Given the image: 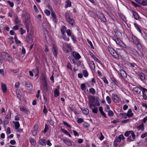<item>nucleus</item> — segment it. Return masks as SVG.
<instances>
[{
  "instance_id": "59",
  "label": "nucleus",
  "mask_w": 147,
  "mask_h": 147,
  "mask_svg": "<svg viewBox=\"0 0 147 147\" xmlns=\"http://www.w3.org/2000/svg\"><path fill=\"white\" fill-rule=\"evenodd\" d=\"M20 32L21 34L23 35L25 33V31L22 28H20Z\"/></svg>"
},
{
  "instance_id": "3",
  "label": "nucleus",
  "mask_w": 147,
  "mask_h": 147,
  "mask_svg": "<svg viewBox=\"0 0 147 147\" xmlns=\"http://www.w3.org/2000/svg\"><path fill=\"white\" fill-rule=\"evenodd\" d=\"M63 47L64 51L67 53L71 51L72 50L71 47L66 43L63 44Z\"/></svg>"
},
{
  "instance_id": "37",
  "label": "nucleus",
  "mask_w": 147,
  "mask_h": 147,
  "mask_svg": "<svg viewBox=\"0 0 147 147\" xmlns=\"http://www.w3.org/2000/svg\"><path fill=\"white\" fill-rule=\"evenodd\" d=\"M29 141L31 144L33 145H35L36 142L35 140L32 139L31 137L29 138Z\"/></svg>"
},
{
  "instance_id": "35",
  "label": "nucleus",
  "mask_w": 147,
  "mask_h": 147,
  "mask_svg": "<svg viewBox=\"0 0 147 147\" xmlns=\"http://www.w3.org/2000/svg\"><path fill=\"white\" fill-rule=\"evenodd\" d=\"M127 114L128 115V117H132L133 115V113L132 112L131 110V109H129L127 112Z\"/></svg>"
},
{
  "instance_id": "48",
  "label": "nucleus",
  "mask_w": 147,
  "mask_h": 147,
  "mask_svg": "<svg viewBox=\"0 0 147 147\" xmlns=\"http://www.w3.org/2000/svg\"><path fill=\"white\" fill-rule=\"evenodd\" d=\"M141 5L143 6L147 5V0H142Z\"/></svg>"
},
{
  "instance_id": "58",
  "label": "nucleus",
  "mask_w": 147,
  "mask_h": 147,
  "mask_svg": "<svg viewBox=\"0 0 147 147\" xmlns=\"http://www.w3.org/2000/svg\"><path fill=\"white\" fill-rule=\"evenodd\" d=\"M134 139H132L131 136H130L128 138L127 141L128 142H131L134 141Z\"/></svg>"
},
{
  "instance_id": "41",
  "label": "nucleus",
  "mask_w": 147,
  "mask_h": 147,
  "mask_svg": "<svg viewBox=\"0 0 147 147\" xmlns=\"http://www.w3.org/2000/svg\"><path fill=\"white\" fill-rule=\"evenodd\" d=\"M89 92L90 93H91L92 94H95L96 92L94 88H90L89 90Z\"/></svg>"
},
{
  "instance_id": "18",
  "label": "nucleus",
  "mask_w": 147,
  "mask_h": 147,
  "mask_svg": "<svg viewBox=\"0 0 147 147\" xmlns=\"http://www.w3.org/2000/svg\"><path fill=\"white\" fill-rule=\"evenodd\" d=\"M46 141L45 139H40L38 141L39 143L42 146L46 145Z\"/></svg>"
},
{
  "instance_id": "4",
  "label": "nucleus",
  "mask_w": 147,
  "mask_h": 147,
  "mask_svg": "<svg viewBox=\"0 0 147 147\" xmlns=\"http://www.w3.org/2000/svg\"><path fill=\"white\" fill-rule=\"evenodd\" d=\"M131 38L133 41V43L136 45L138 46H141V44L138 41L137 38L136 36L134 35L133 34H132Z\"/></svg>"
},
{
  "instance_id": "20",
  "label": "nucleus",
  "mask_w": 147,
  "mask_h": 147,
  "mask_svg": "<svg viewBox=\"0 0 147 147\" xmlns=\"http://www.w3.org/2000/svg\"><path fill=\"white\" fill-rule=\"evenodd\" d=\"M90 66L91 69L94 70L95 69V67L94 62L92 61H90Z\"/></svg>"
},
{
  "instance_id": "55",
  "label": "nucleus",
  "mask_w": 147,
  "mask_h": 147,
  "mask_svg": "<svg viewBox=\"0 0 147 147\" xmlns=\"http://www.w3.org/2000/svg\"><path fill=\"white\" fill-rule=\"evenodd\" d=\"M130 134L133 139H134L135 138L136 136L134 132L133 131H131Z\"/></svg>"
},
{
  "instance_id": "13",
  "label": "nucleus",
  "mask_w": 147,
  "mask_h": 147,
  "mask_svg": "<svg viewBox=\"0 0 147 147\" xmlns=\"http://www.w3.org/2000/svg\"><path fill=\"white\" fill-rule=\"evenodd\" d=\"M88 100L89 101L88 104H91L94 103L95 100V98L94 96L91 95L88 98Z\"/></svg>"
},
{
  "instance_id": "17",
  "label": "nucleus",
  "mask_w": 147,
  "mask_h": 147,
  "mask_svg": "<svg viewBox=\"0 0 147 147\" xmlns=\"http://www.w3.org/2000/svg\"><path fill=\"white\" fill-rule=\"evenodd\" d=\"M134 90L138 94H140L141 92V88L138 87H136L133 88Z\"/></svg>"
},
{
  "instance_id": "62",
  "label": "nucleus",
  "mask_w": 147,
  "mask_h": 147,
  "mask_svg": "<svg viewBox=\"0 0 147 147\" xmlns=\"http://www.w3.org/2000/svg\"><path fill=\"white\" fill-rule=\"evenodd\" d=\"M71 38L72 40L74 42V43H75L77 41V40H76V38H75L74 36L73 35H71Z\"/></svg>"
},
{
  "instance_id": "34",
  "label": "nucleus",
  "mask_w": 147,
  "mask_h": 147,
  "mask_svg": "<svg viewBox=\"0 0 147 147\" xmlns=\"http://www.w3.org/2000/svg\"><path fill=\"white\" fill-rule=\"evenodd\" d=\"M67 21L69 24H71L72 25H73L74 21L73 19L70 18H68Z\"/></svg>"
},
{
  "instance_id": "39",
  "label": "nucleus",
  "mask_w": 147,
  "mask_h": 147,
  "mask_svg": "<svg viewBox=\"0 0 147 147\" xmlns=\"http://www.w3.org/2000/svg\"><path fill=\"white\" fill-rule=\"evenodd\" d=\"M67 4L65 5V8H67L68 7H70L71 5V2L69 0H67L66 1Z\"/></svg>"
},
{
  "instance_id": "25",
  "label": "nucleus",
  "mask_w": 147,
  "mask_h": 147,
  "mask_svg": "<svg viewBox=\"0 0 147 147\" xmlns=\"http://www.w3.org/2000/svg\"><path fill=\"white\" fill-rule=\"evenodd\" d=\"M33 71L34 74H35V76H38L39 73V68L36 67V68L33 70Z\"/></svg>"
},
{
  "instance_id": "5",
  "label": "nucleus",
  "mask_w": 147,
  "mask_h": 147,
  "mask_svg": "<svg viewBox=\"0 0 147 147\" xmlns=\"http://www.w3.org/2000/svg\"><path fill=\"white\" fill-rule=\"evenodd\" d=\"M40 87L43 90L47 91V82H41Z\"/></svg>"
},
{
  "instance_id": "31",
  "label": "nucleus",
  "mask_w": 147,
  "mask_h": 147,
  "mask_svg": "<svg viewBox=\"0 0 147 147\" xmlns=\"http://www.w3.org/2000/svg\"><path fill=\"white\" fill-rule=\"evenodd\" d=\"M61 131L65 134L67 135H68L70 137H71V136L70 134L67 131V130L64 129L62 128H61Z\"/></svg>"
},
{
  "instance_id": "15",
  "label": "nucleus",
  "mask_w": 147,
  "mask_h": 147,
  "mask_svg": "<svg viewBox=\"0 0 147 147\" xmlns=\"http://www.w3.org/2000/svg\"><path fill=\"white\" fill-rule=\"evenodd\" d=\"M1 88L3 91V92L5 93L7 91V88L6 85L4 84L1 83Z\"/></svg>"
},
{
  "instance_id": "11",
  "label": "nucleus",
  "mask_w": 147,
  "mask_h": 147,
  "mask_svg": "<svg viewBox=\"0 0 147 147\" xmlns=\"http://www.w3.org/2000/svg\"><path fill=\"white\" fill-rule=\"evenodd\" d=\"M5 57L8 61L9 62H13V59L11 57V56L8 53H5Z\"/></svg>"
},
{
  "instance_id": "2",
  "label": "nucleus",
  "mask_w": 147,
  "mask_h": 147,
  "mask_svg": "<svg viewBox=\"0 0 147 147\" xmlns=\"http://www.w3.org/2000/svg\"><path fill=\"white\" fill-rule=\"evenodd\" d=\"M24 21L26 25V28L27 32H28L29 28L31 27L32 26L30 16H27L26 18H25Z\"/></svg>"
},
{
  "instance_id": "9",
  "label": "nucleus",
  "mask_w": 147,
  "mask_h": 147,
  "mask_svg": "<svg viewBox=\"0 0 147 147\" xmlns=\"http://www.w3.org/2000/svg\"><path fill=\"white\" fill-rule=\"evenodd\" d=\"M52 50L54 56L56 57H57V48L54 45H53V46Z\"/></svg>"
},
{
  "instance_id": "19",
  "label": "nucleus",
  "mask_w": 147,
  "mask_h": 147,
  "mask_svg": "<svg viewBox=\"0 0 147 147\" xmlns=\"http://www.w3.org/2000/svg\"><path fill=\"white\" fill-rule=\"evenodd\" d=\"M139 77L142 81L145 80L146 77L144 74L143 73H141L139 74Z\"/></svg>"
},
{
  "instance_id": "21",
  "label": "nucleus",
  "mask_w": 147,
  "mask_h": 147,
  "mask_svg": "<svg viewBox=\"0 0 147 147\" xmlns=\"http://www.w3.org/2000/svg\"><path fill=\"white\" fill-rule=\"evenodd\" d=\"M82 113L85 115H88L89 113L88 109L86 108H82Z\"/></svg>"
},
{
  "instance_id": "60",
  "label": "nucleus",
  "mask_w": 147,
  "mask_h": 147,
  "mask_svg": "<svg viewBox=\"0 0 147 147\" xmlns=\"http://www.w3.org/2000/svg\"><path fill=\"white\" fill-rule=\"evenodd\" d=\"M7 2L11 7H13V6L14 4L13 2H11L10 1H8Z\"/></svg>"
},
{
  "instance_id": "63",
  "label": "nucleus",
  "mask_w": 147,
  "mask_h": 147,
  "mask_svg": "<svg viewBox=\"0 0 147 147\" xmlns=\"http://www.w3.org/2000/svg\"><path fill=\"white\" fill-rule=\"evenodd\" d=\"M103 81H104V82L106 84H108V82L107 80L106 79V78L104 77L102 79Z\"/></svg>"
},
{
  "instance_id": "7",
  "label": "nucleus",
  "mask_w": 147,
  "mask_h": 147,
  "mask_svg": "<svg viewBox=\"0 0 147 147\" xmlns=\"http://www.w3.org/2000/svg\"><path fill=\"white\" fill-rule=\"evenodd\" d=\"M72 55L76 60H78L81 57L80 54L76 51H74L73 52Z\"/></svg>"
},
{
  "instance_id": "61",
  "label": "nucleus",
  "mask_w": 147,
  "mask_h": 147,
  "mask_svg": "<svg viewBox=\"0 0 147 147\" xmlns=\"http://www.w3.org/2000/svg\"><path fill=\"white\" fill-rule=\"evenodd\" d=\"M140 88H141V90L142 89V93L144 94L145 92H147V89H146L145 88L140 87Z\"/></svg>"
},
{
  "instance_id": "40",
  "label": "nucleus",
  "mask_w": 147,
  "mask_h": 147,
  "mask_svg": "<svg viewBox=\"0 0 147 147\" xmlns=\"http://www.w3.org/2000/svg\"><path fill=\"white\" fill-rule=\"evenodd\" d=\"M120 116H122V117L124 118H126L127 117H128V115L127 114L125 113H120L119 114Z\"/></svg>"
},
{
  "instance_id": "26",
  "label": "nucleus",
  "mask_w": 147,
  "mask_h": 147,
  "mask_svg": "<svg viewBox=\"0 0 147 147\" xmlns=\"http://www.w3.org/2000/svg\"><path fill=\"white\" fill-rule=\"evenodd\" d=\"M25 86L28 88L31 89L32 88L33 86L31 83L30 82H25Z\"/></svg>"
},
{
  "instance_id": "27",
  "label": "nucleus",
  "mask_w": 147,
  "mask_h": 147,
  "mask_svg": "<svg viewBox=\"0 0 147 147\" xmlns=\"http://www.w3.org/2000/svg\"><path fill=\"white\" fill-rule=\"evenodd\" d=\"M63 142L65 143L67 145L69 146H71L72 145L71 142L69 141L68 140L65 139H63Z\"/></svg>"
},
{
  "instance_id": "57",
  "label": "nucleus",
  "mask_w": 147,
  "mask_h": 147,
  "mask_svg": "<svg viewBox=\"0 0 147 147\" xmlns=\"http://www.w3.org/2000/svg\"><path fill=\"white\" fill-rule=\"evenodd\" d=\"M130 133L131 131H127L125 132L124 135L126 137H127L129 136Z\"/></svg>"
},
{
  "instance_id": "44",
  "label": "nucleus",
  "mask_w": 147,
  "mask_h": 147,
  "mask_svg": "<svg viewBox=\"0 0 147 147\" xmlns=\"http://www.w3.org/2000/svg\"><path fill=\"white\" fill-rule=\"evenodd\" d=\"M63 124L65 126H66V127H67L69 128H71V125L68 124L67 122H66V121H63Z\"/></svg>"
},
{
  "instance_id": "29",
  "label": "nucleus",
  "mask_w": 147,
  "mask_h": 147,
  "mask_svg": "<svg viewBox=\"0 0 147 147\" xmlns=\"http://www.w3.org/2000/svg\"><path fill=\"white\" fill-rule=\"evenodd\" d=\"M61 33L62 35V37L63 39L67 41L69 40V38L66 37L65 32H61Z\"/></svg>"
},
{
  "instance_id": "33",
  "label": "nucleus",
  "mask_w": 147,
  "mask_h": 147,
  "mask_svg": "<svg viewBox=\"0 0 147 147\" xmlns=\"http://www.w3.org/2000/svg\"><path fill=\"white\" fill-rule=\"evenodd\" d=\"M144 125L142 123L141 125L137 127V128L138 130H141L142 131L144 130Z\"/></svg>"
},
{
  "instance_id": "46",
  "label": "nucleus",
  "mask_w": 147,
  "mask_h": 147,
  "mask_svg": "<svg viewBox=\"0 0 147 147\" xmlns=\"http://www.w3.org/2000/svg\"><path fill=\"white\" fill-rule=\"evenodd\" d=\"M22 93L20 91H18L17 92V97L19 99H20L22 98Z\"/></svg>"
},
{
  "instance_id": "24",
  "label": "nucleus",
  "mask_w": 147,
  "mask_h": 147,
  "mask_svg": "<svg viewBox=\"0 0 147 147\" xmlns=\"http://www.w3.org/2000/svg\"><path fill=\"white\" fill-rule=\"evenodd\" d=\"M13 123L14 124L15 129H18L20 127V124L19 122L18 121L13 122Z\"/></svg>"
},
{
  "instance_id": "16",
  "label": "nucleus",
  "mask_w": 147,
  "mask_h": 147,
  "mask_svg": "<svg viewBox=\"0 0 147 147\" xmlns=\"http://www.w3.org/2000/svg\"><path fill=\"white\" fill-rule=\"evenodd\" d=\"M37 126L35 125L34 127V130L32 131V133L33 136H36L37 134Z\"/></svg>"
},
{
  "instance_id": "32",
  "label": "nucleus",
  "mask_w": 147,
  "mask_h": 147,
  "mask_svg": "<svg viewBox=\"0 0 147 147\" xmlns=\"http://www.w3.org/2000/svg\"><path fill=\"white\" fill-rule=\"evenodd\" d=\"M132 51L133 54L136 57H139L141 56L139 53L135 50L134 49Z\"/></svg>"
},
{
  "instance_id": "14",
  "label": "nucleus",
  "mask_w": 147,
  "mask_h": 147,
  "mask_svg": "<svg viewBox=\"0 0 147 147\" xmlns=\"http://www.w3.org/2000/svg\"><path fill=\"white\" fill-rule=\"evenodd\" d=\"M112 98L114 101L117 102L119 100V98L118 96L116 94H113L112 96Z\"/></svg>"
},
{
  "instance_id": "56",
  "label": "nucleus",
  "mask_w": 147,
  "mask_h": 147,
  "mask_svg": "<svg viewBox=\"0 0 147 147\" xmlns=\"http://www.w3.org/2000/svg\"><path fill=\"white\" fill-rule=\"evenodd\" d=\"M89 44H90V46L93 49H94V47L93 46V45L92 44V42H91L90 40H89L88 39L87 40Z\"/></svg>"
},
{
  "instance_id": "36",
  "label": "nucleus",
  "mask_w": 147,
  "mask_h": 147,
  "mask_svg": "<svg viewBox=\"0 0 147 147\" xmlns=\"http://www.w3.org/2000/svg\"><path fill=\"white\" fill-rule=\"evenodd\" d=\"M54 95L55 97H57L59 96V93L58 90L57 89L54 91Z\"/></svg>"
},
{
  "instance_id": "12",
  "label": "nucleus",
  "mask_w": 147,
  "mask_h": 147,
  "mask_svg": "<svg viewBox=\"0 0 147 147\" xmlns=\"http://www.w3.org/2000/svg\"><path fill=\"white\" fill-rule=\"evenodd\" d=\"M120 74L122 77L125 78L127 77V75L123 69H121L120 71Z\"/></svg>"
},
{
  "instance_id": "38",
  "label": "nucleus",
  "mask_w": 147,
  "mask_h": 147,
  "mask_svg": "<svg viewBox=\"0 0 147 147\" xmlns=\"http://www.w3.org/2000/svg\"><path fill=\"white\" fill-rule=\"evenodd\" d=\"M114 32L116 35L115 36H117V35H118L119 34H121V32L118 30V29L117 28L115 29Z\"/></svg>"
},
{
  "instance_id": "64",
  "label": "nucleus",
  "mask_w": 147,
  "mask_h": 147,
  "mask_svg": "<svg viewBox=\"0 0 147 147\" xmlns=\"http://www.w3.org/2000/svg\"><path fill=\"white\" fill-rule=\"evenodd\" d=\"M146 136H147V132L142 134L141 136V138H144Z\"/></svg>"
},
{
  "instance_id": "54",
  "label": "nucleus",
  "mask_w": 147,
  "mask_h": 147,
  "mask_svg": "<svg viewBox=\"0 0 147 147\" xmlns=\"http://www.w3.org/2000/svg\"><path fill=\"white\" fill-rule=\"evenodd\" d=\"M84 121L83 119L80 118L77 120V121L78 123H81Z\"/></svg>"
},
{
  "instance_id": "51",
  "label": "nucleus",
  "mask_w": 147,
  "mask_h": 147,
  "mask_svg": "<svg viewBox=\"0 0 147 147\" xmlns=\"http://www.w3.org/2000/svg\"><path fill=\"white\" fill-rule=\"evenodd\" d=\"M106 99L109 104H110L111 103V99L109 96H107L106 97Z\"/></svg>"
},
{
  "instance_id": "23",
  "label": "nucleus",
  "mask_w": 147,
  "mask_h": 147,
  "mask_svg": "<svg viewBox=\"0 0 147 147\" xmlns=\"http://www.w3.org/2000/svg\"><path fill=\"white\" fill-rule=\"evenodd\" d=\"M20 109L21 111H23L27 114L30 113V112L28 110H27L26 109L24 108L23 107H21L20 108Z\"/></svg>"
},
{
  "instance_id": "8",
  "label": "nucleus",
  "mask_w": 147,
  "mask_h": 147,
  "mask_svg": "<svg viewBox=\"0 0 147 147\" xmlns=\"http://www.w3.org/2000/svg\"><path fill=\"white\" fill-rule=\"evenodd\" d=\"M109 51L111 54L115 58H117L118 57L117 53L113 49H109Z\"/></svg>"
},
{
  "instance_id": "52",
  "label": "nucleus",
  "mask_w": 147,
  "mask_h": 147,
  "mask_svg": "<svg viewBox=\"0 0 147 147\" xmlns=\"http://www.w3.org/2000/svg\"><path fill=\"white\" fill-rule=\"evenodd\" d=\"M44 13L47 16H49L50 15V12L49 10L48 9H46L44 11Z\"/></svg>"
},
{
  "instance_id": "30",
  "label": "nucleus",
  "mask_w": 147,
  "mask_h": 147,
  "mask_svg": "<svg viewBox=\"0 0 147 147\" xmlns=\"http://www.w3.org/2000/svg\"><path fill=\"white\" fill-rule=\"evenodd\" d=\"M11 112L10 110H9L7 114V115H6L5 117V118L9 120L11 118Z\"/></svg>"
},
{
  "instance_id": "28",
  "label": "nucleus",
  "mask_w": 147,
  "mask_h": 147,
  "mask_svg": "<svg viewBox=\"0 0 147 147\" xmlns=\"http://www.w3.org/2000/svg\"><path fill=\"white\" fill-rule=\"evenodd\" d=\"M91 56H92V57L96 61H97V62L100 63L101 61L99 60L98 59H97L95 56L92 53H91V54L90 55Z\"/></svg>"
},
{
  "instance_id": "10",
  "label": "nucleus",
  "mask_w": 147,
  "mask_h": 147,
  "mask_svg": "<svg viewBox=\"0 0 147 147\" xmlns=\"http://www.w3.org/2000/svg\"><path fill=\"white\" fill-rule=\"evenodd\" d=\"M133 16H134V18L136 20H140L141 18L139 17L138 14L134 11H132Z\"/></svg>"
},
{
  "instance_id": "45",
  "label": "nucleus",
  "mask_w": 147,
  "mask_h": 147,
  "mask_svg": "<svg viewBox=\"0 0 147 147\" xmlns=\"http://www.w3.org/2000/svg\"><path fill=\"white\" fill-rule=\"evenodd\" d=\"M94 103H92L91 104H88V105L91 109H92L93 107L95 108L96 107V105L95 104H94Z\"/></svg>"
},
{
  "instance_id": "6",
  "label": "nucleus",
  "mask_w": 147,
  "mask_h": 147,
  "mask_svg": "<svg viewBox=\"0 0 147 147\" xmlns=\"http://www.w3.org/2000/svg\"><path fill=\"white\" fill-rule=\"evenodd\" d=\"M97 16L101 21L105 22H106V20L104 15L102 13H99L98 15H97Z\"/></svg>"
},
{
  "instance_id": "43",
  "label": "nucleus",
  "mask_w": 147,
  "mask_h": 147,
  "mask_svg": "<svg viewBox=\"0 0 147 147\" xmlns=\"http://www.w3.org/2000/svg\"><path fill=\"white\" fill-rule=\"evenodd\" d=\"M83 73L84 77H86L88 76V71L86 70H84L83 71Z\"/></svg>"
},
{
  "instance_id": "22",
  "label": "nucleus",
  "mask_w": 147,
  "mask_h": 147,
  "mask_svg": "<svg viewBox=\"0 0 147 147\" xmlns=\"http://www.w3.org/2000/svg\"><path fill=\"white\" fill-rule=\"evenodd\" d=\"M47 76L44 73H42V81L41 82H47Z\"/></svg>"
},
{
  "instance_id": "50",
  "label": "nucleus",
  "mask_w": 147,
  "mask_h": 147,
  "mask_svg": "<svg viewBox=\"0 0 147 147\" xmlns=\"http://www.w3.org/2000/svg\"><path fill=\"white\" fill-rule=\"evenodd\" d=\"M66 30V27L64 26H62L61 28V32H65Z\"/></svg>"
},
{
  "instance_id": "1",
  "label": "nucleus",
  "mask_w": 147,
  "mask_h": 147,
  "mask_svg": "<svg viewBox=\"0 0 147 147\" xmlns=\"http://www.w3.org/2000/svg\"><path fill=\"white\" fill-rule=\"evenodd\" d=\"M112 38L116 42L117 44L119 45L120 46L123 47H125L126 46V45L117 36L114 35L112 37Z\"/></svg>"
},
{
  "instance_id": "42",
  "label": "nucleus",
  "mask_w": 147,
  "mask_h": 147,
  "mask_svg": "<svg viewBox=\"0 0 147 147\" xmlns=\"http://www.w3.org/2000/svg\"><path fill=\"white\" fill-rule=\"evenodd\" d=\"M15 21L16 24H20L21 23V22L20 20L18 19V17L16 18Z\"/></svg>"
},
{
  "instance_id": "47",
  "label": "nucleus",
  "mask_w": 147,
  "mask_h": 147,
  "mask_svg": "<svg viewBox=\"0 0 147 147\" xmlns=\"http://www.w3.org/2000/svg\"><path fill=\"white\" fill-rule=\"evenodd\" d=\"M14 39L15 42L16 44H20L21 43L20 40H18L16 35H15L14 36Z\"/></svg>"
},
{
  "instance_id": "53",
  "label": "nucleus",
  "mask_w": 147,
  "mask_h": 147,
  "mask_svg": "<svg viewBox=\"0 0 147 147\" xmlns=\"http://www.w3.org/2000/svg\"><path fill=\"white\" fill-rule=\"evenodd\" d=\"M111 79L112 82H113L114 84L117 85V82L115 79L113 78H111Z\"/></svg>"
},
{
  "instance_id": "49",
  "label": "nucleus",
  "mask_w": 147,
  "mask_h": 147,
  "mask_svg": "<svg viewBox=\"0 0 147 147\" xmlns=\"http://www.w3.org/2000/svg\"><path fill=\"white\" fill-rule=\"evenodd\" d=\"M108 115L110 117H112L113 116L114 113L111 110H109L108 113Z\"/></svg>"
}]
</instances>
